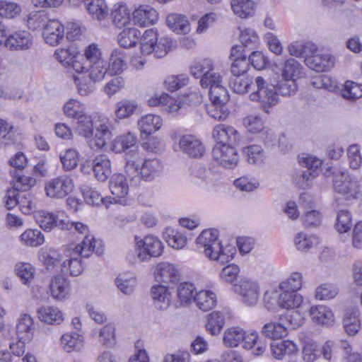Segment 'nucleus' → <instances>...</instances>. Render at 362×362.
Wrapping results in <instances>:
<instances>
[{"instance_id": "1", "label": "nucleus", "mask_w": 362, "mask_h": 362, "mask_svg": "<svg viewBox=\"0 0 362 362\" xmlns=\"http://www.w3.org/2000/svg\"><path fill=\"white\" fill-rule=\"evenodd\" d=\"M257 90L251 93L250 99L254 102H259L262 110L269 114L272 107L279 102L278 95L283 97L294 95L298 90L296 79L281 78L274 88L262 76H257L255 79Z\"/></svg>"}, {"instance_id": "2", "label": "nucleus", "mask_w": 362, "mask_h": 362, "mask_svg": "<svg viewBox=\"0 0 362 362\" xmlns=\"http://www.w3.org/2000/svg\"><path fill=\"white\" fill-rule=\"evenodd\" d=\"M196 245L197 250L205 257L221 264L230 262L236 252L233 245L222 246L218 231L213 229L203 230L197 238Z\"/></svg>"}, {"instance_id": "3", "label": "nucleus", "mask_w": 362, "mask_h": 362, "mask_svg": "<svg viewBox=\"0 0 362 362\" xmlns=\"http://www.w3.org/2000/svg\"><path fill=\"white\" fill-rule=\"evenodd\" d=\"M136 248L129 252L127 259L129 263L134 264L148 261L152 257H158L163 252L161 241L153 235H147L144 238H136Z\"/></svg>"}, {"instance_id": "4", "label": "nucleus", "mask_w": 362, "mask_h": 362, "mask_svg": "<svg viewBox=\"0 0 362 362\" xmlns=\"http://www.w3.org/2000/svg\"><path fill=\"white\" fill-rule=\"evenodd\" d=\"M333 189L346 200L358 199L362 192V186L358 179L351 175L348 170L340 169L334 173Z\"/></svg>"}, {"instance_id": "5", "label": "nucleus", "mask_w": 362, "mask_h": 362, "mask_svg": "<svg viewBox=\"0 0 362 362\" xmlns=\"http://www.w3.org/2000/svg\"><path fill=\"white\" fill-rule=\"evenodd\" d=\"M87 75H83L76 78V86L77 92L82 96H86L92 93L95 89V84L104 79L107 72V63L105 61L87 64Z\"/></svg>"}, {"instance_id": "6", "label": "nucleus", "mask_w": 362, "mask_h": 362, "mask_svg": "<svg viewBox=\"0 0 362 362\" xmlns=\"http://www.w3.org/2000/svg\"><path fill=\"white\" fill-rule=\"evenodd\" d=\"M30 34L27 31L11 33L4 27L0 26V45L11 49H26L32 45Z\"/></svg>"}, {"instance_id": "7", "label": "nucleus", "mask_w": 362, "mask_h": 362, "mask_svg": "<svg viewBox=\"0 0 362 362\" xmlns=\"http://www.w3.org/2000/svg\"><path fill=\"white\" fill-rule=\"evenodd\" d=\"M73 180L64 175L52 178L45 184V192L47 197L54 199L65 198L74 189Z\"/></svg>"}, {"instance_id": "8", "label": "nucleus", "mask_w": 362, "mask_h": 362, "mask_svg": "<svg viewBox=\"0 0 362 362\" xmlns=\"http://www.w3.org/2000/svg\"><path fill=\"white\" fill-rule=\"evenodd\" d=\"M234 288L245 305L253 307L257 304L260 295V287L257 282L243 278L235 285Z\"/></svg>"}, {"instance_id": "9", "label": "nucleus", "mask_w": 362, "mask_h": 362, "mask_svg": "<svg viewBox=\"0 0 362 362\" xmlns=\"http://www.w3.org/2000/svg\"><path fill=\"white\" fill-rule=\"evenodd\" d=\"M211 156L218 165L228 169L234 168L239 162L236 149L228 144L216 143L212 149Z\"/></svg>"}, {"instance_id": "10", "label": "nucleus", "mask_w": 362, "mask_h": 362, "mask_svg": "<svg viewBox=\"0 0 362 362\" xmlns=\"http://www.w3.org/2000/svg\"><path fill=\"white\" fill-rule=\"evenodd\" d=\"M97 241L93 235H86L82 242L75 246L69 245L64 248V255H70L71 254L88 258L94 252L97 255L103 253V249L100 246H96Z\"/></svg>"}, {"instance_id": "11", "label": "nucleus", "mask_w": 362, "mask_h": 362, "mask_svg": "<svg viewBox=\"0 0 362 362\" xmlns=\"http://www.w3.org/2000/svg\"><path fill=\"white\" fill-rule=\"evenodd\" d=\"M109 188L113 195L112 199L116 203L125 204L126 197L129 192L127 177L122 173L112 175L109 181Z\"/></svg>"}, {"instance_id": "12", "label": "nucleus", "mask_w": 362, "mask_h": 362, "mask_svg": "<svg viewBox=\"0 0 362 362\" xmlns=\"http://www.w3.org/2000/svg\"><path fill=\"white\" fill-rule=\"evenodd\" d=\"M158 18L157 11L149 5H140L131 14L132 24L141 28L154 24Z\"/></svg>"}, {"instance_id": "13", "label": "nucleus", "mask_w": 362, "mask_h": 362, "mask_svg": "<svg viewBox=\"0 0 362 362\" xmlns=\"http://www.w3.org/2000/svg\"><path fill=\"white\" fill-rule=\"evenodd\" d=\"M42 36L47 44L57 46L64 40V27L58 20H49L44 26Z\"/></svg>"}, {"instance_id": "14", "label": "nucleus", "mask_w": 362, "mask_h": 362, "mask_svg": "<svg viewBox=\"0 0 362 362\" xmlns=\"http://www.w3.org/2000/svg\"><path fill=\"white\" fill-rule=\"evenodd\" d=\"M305 63L310 69L317 72H323L334 66V59L329 54H318L316 46L315 51L306 57Z\"/></svg>"}, {"instance_id": "15", "label": "nucleus", "mask_w": 362, "mask_h": 362, "mask_svg": "<svg viewBox=\"0 0 362 362\" xmlns=\"http://www.w3.org/2000/svg\"><path fill=\"white\" fill-rule=\"evenodd\" d=\"M212 135L217 143L231 146L239 144L240 137L239 132L234 127L223 124L216 126Z\"/></svg>"}, {"instance_id": "16", "label": "nucleus", "mask_w": 362, "mask_h": 362, "mask_svg": "<svg viewBox=\"0 0 362 362\" xmlns=\"http://www.w3.org/2000/svg\"><path fill=\"white\" fill-rule=\"evenodd\" d=\"M156 279L166 285L175 284L180 279V272L173 264L160 262L156 267Z\"/></svg>"}, {"instance_id": "17", "label": "nucleus", "mask_w": 362, "mask_h": 362, "mask_svg": "<svg viewBox=\"0 0 362 362\" xmlns=\"http://www.w3.org/2000/svg\"><path fill=\"white\" fill-rule=\"evenodd\" d=\"M91 169L95 177L100 182H105L111 174V163L104 154L95 156L90 161Z\"/></svg>"}, {"instance_id": "18", "label": "nucleus", "mask_w": 362, "mask_h": 362, "mask_svg": "<svg viewBox=\"0 0 362 362\" xmlns=\"http://www.w3.org/2000/svg\"><path fill=\"white\" fill-rule=\"evenodd\" d=\"M179 145L183 153L193 158L202 157L205 152L202 143L192 135L182 136Z\"/></svg>"}, {"instance_id": "19", "label": "nucleus", "mask_w": 362, "mask_h": 362, "mask_svg": "<svg viewBox=\"0 0 362 362\" xmlns=\"http://www.w3.org/2000/svg\"><path fill=\"white\" fill-rule=\"evenodd\" d=\"M136 136L128 132L114 139L112 144V150L117 153L129 151L132 156H134L138 154L136 151Z\"/></svg>"}, {"instance_id": "20", "label": "nucleus", "mask_w": 362, "mask_h": 362, "mask_svg": "<svg viewBox=\"0 0 362 362\" xmlns=\"http://www.w3.org/2000/svg\"><path fill=\"white\" fill-rule=\"evenodd\" d=\"M309 312L312 320L317 325L329 326L334 322V314L327 306H312Z\"/></svg>"}, {"instance_id": "21", "label": "nucleus", "mask_w": 362, "mask_h": 362, "mask_svg": "<svg viewBox=\"0 0 362 362\" xmlns=\"http://www.w3.org/2000/svg\"><path fill=\"white\" fill-rule=\"evenodd\" d=\"M288 329V327L284 322L270 321L264 325L260 333L265 338L276 340L285 337Z\"/></svg>"}, {"instance_id": "22", "label": "nucleus", "mask_w": 362, "mask_h": 362, "mask_svg": "<svg viewBox=\"0 0 362 362\" xmlns=\"http://www.w3.org/2000/svg\"><path fill=\"white\" fill-rule=\"evenodd\" d=\"M34 334L33 318L26 314L21 316L16 325V336L19 340L30 341Z\"/></svg>"}, {"instance_id": "23", "label": "nucleus", "mask_w": 362, "mask_h": 362, "mask_svg": "<svg viewBox=\"0 0 362 362\" xmlns=\"http://www.w3.org/2000/svg\"><path fill=\"white\" fill-rule=\"evenodd\" d=\"M163 124L160 116L148 114L141 117L137 122L138 127L141 134L150 135L160 129Z\"/></svg>"}, {"instance_id": "24", "label": "nucleus", "mask_w": 362, "mask_h": 362, "mask_svg": "<svg viewBox=\"0 0 362 362\" xmlns=\"http://www.w3.org/2000/svg\"><path fill=\"white\" fill-rule=\"evenodd\" d=\"M229 85L234 93L240 95H244L250 91L253 93L257 90L256 83L254 85L252 78L247 75L233 77Z\"/></svg>"}, {"instance_id": "25", "label": "nucleus", "mask_w": 362, "mask_h": 362, "mask_svg": "<svg viewBox=\"0 0 362 362\" xmlns=\"http://www.w3.org/2000/svg\"><path fill=\"white\" fill-rule=\"evenodd\" d=\"M167 25L179 34H187L190 31L189 22L185 16L178 13H170L166 17Z\"/></svg>"}, {"instance_id": "26", "label": "nucleus", "mask_w": 362, "mask_h": 362, "mask_svg": "<svg viewBox=\"0 0 362 362\" xmlns=\"http://www.w3.org/2000/svg\"><path fill=\"white\" fill-rule=\"evenodd\" d=\"M359 310L356 308L349 309L346 311L343 318V325L346 332L350 335H355L361 327Z\"/></svg>"}, {"instance_id": "27", "label": "nucleus", "mask_w": 362, "mask_h": 362, "mask_svg": "<svg viewBox=\"0 0 362 362\" xmlns=\"http://www.w3.org/2000/svg\"><path fill=\"white\" fill-rule=\"evenodd\" d=\"M37 313L39 320L47 324H59L63 321L62 313L55 307L42 306L37 310Z\"/></svg>"}, {"instance_id": "28", "label": "nucleus", "mask_w": 362, "mask_h": 362, "mask_svg": "<svg viewBox=\"0 0 362 362\" xmlns=\"http://www.w3.org/2000/svg\"><path fill=\"white\" fill-rule=\"evenodd\" d=\"M270 346L273 356L279 360L297 351V346L290 340L274 341Z\"/></svg>"}, {"instance_id": "29", "label": "nucleus", "mask_w": 362, "mask_h": 362, "mask_svg": "<svg viewBox=\"0 0 362 362\" xmlns=\"http://www.w3.org/2000/svg\"><path fill=\"white\" fill-rule=\"evenodd\" d=\"M49 288L52 296L58 300L66 298L70 291L69 281L61 276H56L52 279Z\"/></svg>"}, {"instance_id": "30", "label": "nucleus", "mask_w": 362, "mask_h": 362, "mask_svg": "<svg viewBox=\"0 0 362 362\" xmlns=\"http://www.w3.org/2000/svg\"><path fill=\"white\" fill-rule=\"evenodd\" d=\"M230 7L235 15L247 18L255 13V3L252 0H232Z\"/></svg>"}, {"instance_id": "31", "label": "nucleus", "mask_w": 362, "mask_h": 362, "mask_svg": "<svg viewBox=\"0 0 362 362\" xmlns=\"http://www.w3.org/2000/svg\"><path fill=\"white\" fill-rule=\"evenodd\" d=\"M303 301V296L298 292L282 291L278 298V306L284 309H293L298 308Z\"/></svg>"}, {"instance_id": "32", "label": "nucleus", "mask_w": 362, "mask_h": 362, "mask_svg": "<svg viewBox=\"0 0 362 362\" xmlns=\"http://www.w3.org/2000/svg\"><path fill=\"white\" fill-rule=\"evenodd\" d=\"M61 344L67 353L79 351L83 347V338L76 333H66L62 336Z\"/></svg>"}, {"instance_id": "33", "label": "nucleus", "mask_w": 362, "mask_h": 362, "mask_svg": "<svg viewBox=\"0 0 362 362\" xmlns=\"http://www.w3.org/2000/svg\"><path fill=\"white\" fill-rule=\"evenodd\" d=\"M225 315L220 311H214L207 315L206 331L213 336L218 335L225 325Z\"/></svg>"}, {"instance_id": "34", "label": "nucleus", "mask_w": 362, "mask_h": 362, "mask_svg": "<svg viewBox=\"0 0 362 362\" xmlns=\"http://www.w3.org/2000/svg\"><path fill=\"white\" fill-rule=\"evenodd\" d=\"M194 301L200 310L206 312L215 307L216 296L210 291H200L194 296Z\"/></svg>"}, {"instance_id": "35", "label": "nucleus", "mask_w": 362, "mask_h": 362, "mask_svg": "<svg viewBox=\"0 0 362 362\" xmlns=\"http://www.w3.org/2000/svg\"><path fill=\"white\" fill-rule=\"evenodd\" d=\"M141 37L140 31L135 28L124 29L117 35L119 45L124 48L134 47Z\"/></svg>"}, {"instance_id": "36", "label": "nucleus", "mask_w": 362, "mask_h": 362, "mask_svg": "<svg viewBox=\"0 0 362 362\" xmlns=\"http://www.w3.org/2000/svg\"><path fill=\"white\" fill-rule=\"evenodd\" d=\"M85 7L89 14L98 21L108 15V8L105 0H86Z\"/></svg>"}, {"instance_id": "37", "label": "nucleus", "mask_w": 362, "mask_h": 362, "mask_svg": "<svg viewBox=\"0 0 362 362\" xmlns=\"http://www.w3.org/2000/svg\"><path fill=\"white\" fill-rule=\"evenodd\" d=\"M158 32L156 29L146 30L141 37H140L141 52L144 54L153 53L158 42Z\"/></svg>"}, {"instance_id": "38", "label": "nucleus", "mask_w": 362, "mask_h": 362, "mask_svg": "<svg viewBox=\"0 0 362 362\" xmlns=\"http://www.w3.org/2000/svg\"><path fill=\"white\" fill-rule=\"evenodd\" d=\"M316 45L311 42L295 41L288 46V52L290 55L296 57H305L315 52Z\"/></svg>"}, {"instance_id": "39", "label": "nucleus", "mask_w": 362, "mask_h": 362, "mask_svg": "<svg viewBox=\"0 0 362 362\" xmlns=\"http://www.w3.org/2000/svg\"><path fill=\"white\" fill-rule=\"evenodd\" d=\"M163 170V165L157 158L147 159L140 168L141 177L146 180H151L158 175Z\"/></svg>"}, {"instance_id": "40", "label": "nucleus", "mask_w": 362, "mask_h": 362, "mask_svg": "<svg viewBox=\"0 0 362 362\" xmlns=\"http://www.w3.org/2000/svg\"><path fill=\"white\" fill-rule=\"evenodd\" d=\"M63 256L64 255H62L57 250L52 248L42 249L40 252V259L47 270L54 269L58 266Z\"/></svg>"}, {"instance_id": "41", "label": "nucleus", "mask_w": 362, "mask_h": 362, "mask_svg": "<svg viewBox=\"0 0 362 362\" xmlns=\"http://www.w3.org/2000/svg\"><path fill=\"white\" fill-rule=\"evenodd\" d=\"M111 14L113 23L118 28L125 27L132 22L131 15L126 5L115 4Z\"/></svg>"}, {"instance_id": "42", "label": "nucleus", "mask_w": 362, "mask_h": 362, "mask_svg": "<svg viewBox=\"0 0 362 362\" xmlns=\"http://www.w3.org/2000/svg\"><path fill=\"white\" fill-rule=\"evenodd\" d=\"M64 256L68 259L63 261L62 272L66 274H69L74 276L80 275L83 272V266L78 256L74 254L70 255H64Z\"/></svg>"}, {"instance_id": "43", "label": "nucleus", "mask_w": 362, "mask_h": 362, "mask_svg": "<svg viewBox=\"0 0 362 362\" xmlns=\"http://www.w3.org/2000/svg\"><path fill=\"white\" fill-rule=\"evenodd\" d=\"M115 284L122 293L129 295L133 293L136 286V277L130 272L122 273L116 278Z\"/></svg>"}, {"instance_id": "44", "label": "nucleus", "mask_w": 362, "mask_h": 362, "mask_svg": "<svg viewBox=\"0 0 362 362\" xmlns=\"http://www.w3.org/2000/svg\"><path fill=\"white\" fill-rule=\"evenodd\" d=\"M245 331L240 327H232L227 329L223 334V343L228 347H236L244 339Z\"/></svg>"}, {"instance_id": "45", "label": "nucleus", "mask_w": 362, "mask_h": 362, "mask_svg": "<svg viewBox=\"0 0 362 362\" xmlns=\"http://www.w3.org/2000/svg\"><path fill=\"white\" fill-rule=\"evenodd\" d=\"M96 132L93 139L89 141V146L94 150L101 149L106 144V139L109 137L110 132L106 123H102L95 127Z\"/></svg>"}, {"instance_id": "46", "label": "nucleus", "mask_w": 362, "mask_h": 362, "mask_svg": "<svg viewBox=\"0 0 362 362\" xmlns=\"http://www.w3.org/2000/svg\"><path fill=\"white\" fill-rule=\"evenodd\" d=\"M302 66L300 64L293 58L286 59L281 65V76L285 78L296 79L300 74Z\"/></svg>"}, {"instance_id": "47", "label": "nucleus", "mask_w": 362, "mask_h": 362, "mask_svg": "<svg viewBox=\"0 0 362 362\" xmlns=\"http://www.w3.org/2000/svg\"><path fill=\"white\" fill-rule=\"evenodd\" d=\"M163 238L170 247L176 250L183 248L187 243L186 237L182 233L176 231L171 228H168L165 230Z\"/></svg>"}, {"instance_id": "48", "label": "nucleus", "mask_w": 362, "mask_h": 362, "mask_svg": "<svg viewBox=\"0 0 362 362\" xmlns=\"http://www.w3.org/2000/svg\"><path fill=\"white\" fill-rule=\"evenodd\" d=\"M80 153L76 148L66 149L59 155L62 168L65 171H70L76 168L79 161Z\"/></svg>"}, {"instance_id": "49", "label": "nucleus", "mask_w": 362, "mask_h": 362, "mask_svg": "<svg viewBox=\"0 0 362 362\" xmlns=\"http://www.w3.org/2000/svg\"><path fill=\"white\" fill-rule=\"evenodd\" d=\"M22 244L29 247H38L45 242L43 234L37 229H28L20 236Z\"/></svg>"}, {"instance_id": "50", "label": "nucleus", "mask_w": 362, "mask_h": 362, "mask_svg": "<svg viewBox=\"0 0 362 362\" xmlns=\"http://www.w3.org/2000/svg\"><path fill=\"white\" fill-rule=\"evenodd\" d=\"M339 293V288L332 283H324L319 285L315 291V297L319 300H329Z\"/></svg>"}, {"instance_id": "51", "label": "nucleus", "mask_w": 362, "mask_h": 362, "mask_svg": "<svg viewBox=\"0 0 362 362\" xmlns=\"http://www.w3.org/2000/svg\"><path fill=\"white\" fill-rule=\"evenodd\" d=\"M127 68L124 55L119 50L112 51L108 64L107 70L111 74H119Z\"/></svg>"}, {"instance_id": "52", "label": "nucleus", "mask_w": 362, "mask_h": 362, "mask_svg": "<svg viewBox=\"0 0 362 362\" xmlns=\"http://www.w3.org/2000/svg\"><path fill=\"white\" fill-rule=\"evenodd\" d=\"M244 337V339L242 341L243 348L245 349H251L256 346L253 351L254 354L256 356H260L265 351V344L257 341L258 333L257 332H252L247 334L245 332Z\"/></svg>"}, {"instance_id": "53", "label": "nucleus", "mask_w": 362, "mask_h": 362, "mask_svg": "<svg viewBox=\"0 0 362 362\" xmlns=\"http://www.w3.org/2000/svg\"><path fill=\"white\" fill-rule=\"evenodd\" d=\"M243 152L250 164L261 165L264 163L266 156L260 146H248L243 148Z\"/></svg>"}, {"instance_id": "54", "label": "nucleus", "mask_w": 362, "mask_h": 362, "mask_svg": "<svg viewBox=\"0 0 362 362\" xmlns=\"http://www.w3.org/2000/svg\"><path fill=\"white\" fill-rule=\"evenodd\" d=\"M214 64L209 59L194 62L190 66V73L195 78H204V76L210 74L214 71Z\"/></svg>"}, {"instance_id": "55", "label": "nucleus", "mask_w": 362, "mask_h": 362, "mask_svg": "<svg viewBox=\"0 0 362 362\" xmlns=\"http://www.w3.org/2000/svg\"><path fill=\"white\" fill-rule=\"evenodd\" d=\"M138 107L136 101L122 100L116 104L115 114L119 119L129 117Z\"/></svg>"}, {"instance_id": "56", "label": "nucleus", "mask_w": 362, "mask_h": 362, "mask_svg": "<svg viewBox=\"0 0 362 362\" xmlns=\"http://www.w3.org/2000/svg\"><path fill=\"white\" fill-rule=\"evenodd\" d=\"M35 218L36 223L45 231H50L57 223V216L46 211L37 212Z\"/></svg>"}, {"instance_id": "57", "label": "nucleus", "mask_w": 362, "mask_h": 362, "mask_svg": "<svg viewBox=\"0 0 362 362\" xmlns=\"http://www.w3.org/2000/svg\"><path fill=\"white\" fill-rule=\"evenodd\" d=\"M302 274L299 272L292 273L289 277L279 284L281 291L297 292L302 287Z\"/></svg>"}, {"instance_id": "58", "label": "nucleus", "mask_w": 362, "mask_h": 362, "mask_svg": "<svg viewBox=\"0 0 362 362\" xmlns=\"http://www.w3.org/2000/svg\"><path fill=\"white\" fill-rule=\"evenodd\" d=\"M341 95L349 100H355L362 97V85L348 81L341 89Z\"/></svg>"}, {"instance_id": "59", "label": "nucleus", "mask_w": 362, "mask_h": 362, "mask_svg": "<svg viewBox=\"0 0 362 362\" xmlns=\"http://www.w3.org/2000/svg\"><path fill=\"white\" fill-rule=\"evenodd\" d=\"M195 291L194 286L189 282L181 283L177 289V297L182 305L189 303L194 296Z\"/></svg>"}, {"instance_id": "60", "label": "nucleus", "mask_w": 362, "mask_h": 362, "mask_svg": "<svg viewBox=\"0 0 362 362\" xmlns=\"http://www.w3.org/2000/svg\"><path fill=\"white\" fill-rule=\"evenodd\" d=\"M77 119L76 132L84 137H90L93 134V126L91 117L83 113Z\"/></svg>"}, {"instance_id": "61", "label": "nucleus", "mask_w": 362, "mask_h": 362, "mask_svg": "<svg viewBox=\"0 0 362 362\" xmlns=\"http://www.w3.org/2000/svg\"><path fill=\"white\" fill-rule=\"evenodd\" d=\"M209 93L211 101L215 104H226L229 100L228 91L221 83L213 86Z\"/></svg>"}, {"instance_id": "62", "label": "nucleus", "mask_w": 362, "mask_h": 362, "mask_svg": "<svg viewBox=\"0 0 362 362\" xmlns=\"http://www.w3.org/2000/svg\"><path fill=\"white\" fill-rule=\"evenodd\" d=\"M347 156L350 168L358 170L361 168L362 165V156L359 145H350L347 148Z\"/></svg>"}, {"instance_id": "63", "label": "nucleus", "mask_w": 362, "mask_h": 362, "mask_svg": "<svg viewBox=\"0 0 362 362\" xmlns=\"http://www.w3.org/2000/svg\"><path fill=\"white\" fill-rule=\"evenodd\" d=\"M21 6L15 2L0 1V16L6 18H13L21 13Z\"/></svg>"}, {"instance_id": "64", "label": "nucleus", "mask_w": 362, "mask_h": 362, "mask_svg": "<svg viewBox=\"0 0 362 362\" xmlns=\"http://www.w3.org/2000/svg\"><path fill=\"white\" fill-rule=\"evenodd\" d=\"M206 111L211 117L218 121L225 120L229 114L226 104H215L212 102L206 106Z\"/></svg>"}]
</instances>
